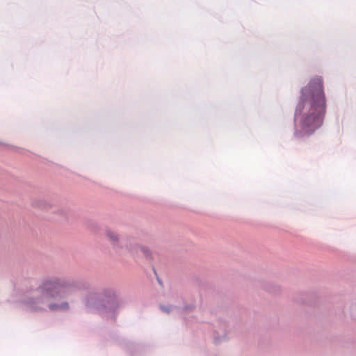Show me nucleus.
Listing matches in <instances>:
<instances>
[{"mask_svg": "<svg viewBox=\"0 0 356 356\" xmlns=\"http://www.w3.org/2000/svg\"><path fill=\"white\" fill-rule=\"evenodd\" d=\"M326 113V98L321 76L311 79L302 88L295 112V121L305 134H311L323 124Z\"/></svg>", "mask_w": 356, "mask_h": 356, "instance_id": "obj_1", "label": "nucleus"}, {"mask_svg": "<svg viewBox=\"0 0 356 356\" xmlns=\"http://www.w3.org/2000/svg\"><path fill=\"white\" fill-rule=\"evenodd\" d=\"M74 286V282L71 280L52 278L44 280L35 290V298L29 302L32 310L38 311L42 309V305L48 303L50 310H67L69 309L67 302L51 303L50 299L62 298L67 295Z\"/></svg>", "mask_w": 356, "mask_h": 356, "instance_id": "obj_2", "label": "nucleus"}, {"mask_svg": "<svg viewBox=\"0 0 356 356\" xmlns=\"http://www.w3.org/2000/svg\"><path fill=\"white\" fill-rule=\"evenodd\" d=\"M106 234L108 237L111 239V242L113 243H115L118 241V234H115L114 232L111 230H108L106 232Z\"/></svg>", "mask_w": 356, "mask_h": 356, "instance_id": "obj_3", "label": "nucleus"}, {"mask_svg": "<svg viewBox=\"0 0 356 356\" xmlns=\"http://www.w3.org/2000/svg\"><path fill=\"white\" fill-rule=\"evenodd\" d=\"M141 251L143 252V253L145 254V255L147 256L148 255V252H147V250H145L144 248H140Z\"/></svg>", "mask_w": 356, "mask_h": 356, "instance_id": "obj_4", "label": "nucleus"}]
</instances>
